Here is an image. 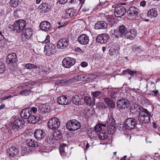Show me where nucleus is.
I'll return each mask as SVG.
<instances>
[{
	"instance_id": "4",
	"label": "nucleus",
	"mask_w": 160,
	"mask_h": 160,
	"mask_svg": "<svg viewBox=\"0 0 160 160\" xmlns=\"http://www.w3.org/2000/svg\"><path fill=\"white\" fill-rule=\"evenodd\" d=\"M80 127V123L76 119L71 120L68 121L66 124L67 128L71 131L78 130Z\"/></svg>"
},
{
	"instance_id": "36",
	"label": "nucleus",
	"mask_w": 160,
	"mask_h": 160,
	"mask_svg": "<svg viewBox=\"0 0 160 160\" xmlns=\"http://www.w3.org/2000/svg\"><path fill=\"white\" fill-rule=\"evenodd\" d=\"M87 77V75H79L73 79V81L75 80L78 81H87V78H88Z\"/></svg>"
},
{
	"instance_id": "1",
	"label": "nucleus",
	"mask_w": 160,
	"mask_h": 160,
	"mask_svg": "<svg viewBox=\"0 0 160 160\" xmlns=\"http://www.w3.org/2000/svg\"><path fill=\"white\" fill-rule=\"evenodd\" d=\"M151 116L150 112L146 109L145 108L143 111L139 113L138 116V120L141 123H147L150 121Z\"/></svg>"
},
{
	"instance_id": "62",
	"label": "nucleus",
	"mask_w": 160,
	"mask_h": 160,
	"mask_svg": "<svg viewBox=\"0 0 160 160\" xmlns=\"http://www.w3.org/2000/svg\"><path fill=\"white\" fill-rule=\"evenodd\" d=\"M146 5V2L145 1L142 0L140 2V5L143 7H144Z\"/></svg>"
},
{
	"instance_id": "5",
	"label": "nucleus",
	"mask_w": 160,
	"mask_h": 160,
	"mask_svg": "<svg viewBox=\"0 0 160 160\" xmlns=\"http://www.w3.org/2000/svg\"><path fill=\"white\" fill-rule=\"evenodd\" d=\"M56 51L55 45L51 43L47 44L45 46L44 52L48 56H51L55 53Z\"/></svg>"
},
{
	"instance_id": "41",
	"label": "nucleus",
	"mask_w": 160,
	"mask_h": 160,
	"mask_svg": "<svg viewBox=\"0 0 160 160\" xmlns=\"http://www.w3.org/2000/svg\"><path fill=\"white\" fill-rule=\"evenodd\" d=\"M116 128L115 126H107V130L108 132L110 134H113L115 131Z\"/></svg>"
},
{
	"instance_id": "47",
	"label": "nucleus",
	"mask_w": 160,
	"mask_h": 160,
	"mask_svg": "<svg viewBox=\"0 0 160 160\" xmlns=\"http://www.w3.org/2000/svg\"><path fill=\"white\" fill-rule=\"evenodd\" d=\"M88 78H87V81H89L92 80L97 77L96 75L94 74H91L90 75H87Z\"/></svg>"
},
{
	"instance_id": "40",
	"label": "nucleus",
	"mask_w": 160,
	"mask_h": 160,
	"mask_svg": "<svg viewBox=\"0 0 160 160\" xmlns=\"http://www.w3.org/2000/svg\"><path fill=\"white\" fill-rule=\"evenodd\" d=\"M98 137L99 139L102 140H105L108 138V134L105 132H100L98 134Z\"/></svg>"
},
{
	"instance_id": "50",
	"label": "nucleus",
	"mask_w": 160,
	"mask_h": 160,
	"mask_svg": "<svg viewBox=\"0 0 160 160\" xmlns=\"http://www.w3.org/2000/svg\"><path fill=\"white\" fill-rule=\"evenodd\" d=\"M99 133L93 129L91 133H89V135L91 136L92 135V137H97L98 136Z\"/></svg>"
},
{
	"instance_id": "29",
	"label": "nucleus",
	"mask_w": 160,
	"mask_h": 160,
	"mask_svg": "<svg viewBox=\"0 0 160 160\" xmlns=\"http://www.w3.org/2000/svg\"><path fill=\"white\" fill-rule=\"evenodd\" d=\"M84 103L87 105L93 106L95 104V100L93 98H92L90 97L84 96L83 97Z\"/></svg>"
},
{
	"instance_id": "35",
	"label": "nucleus",
	"mask_w": 160,
	"mask_h": 160,
	"mask_svg": "<svg viewBox=\"0 0 160 160\" xmlns=\"http://www.w3.org/2000/svg\"><path fill=\"white\" fill-rule=\"evenodd\" d=\"M38 110L40 111L41 113H46L48 112V109L47 106L45 105L42 104L39 106Z\"/></svg>"
},
{
	"instance_id": "38",
	"label": "nucleus",
	"mask_w": 160,
	"mask_h": 160,
	"mask_svg": "<svg viewBox=\"0 0 160 160\" xmlns=\"http://www.w3.org/2000/svg\"><path fill=\"white\" fill-rule=\"evenodd\" d=\"M54 139L52 135H48L46 137L45 141L49 144H53L54 142Z\"/></svg>"
},
{
	"instance_id": "59",
	"label": "nucleus",
	"mask_w": 160,
	"mask_h": 160,
	"mask_svg": "<svg viewBox=\"0 0 160 160\" xmlns=\"http://www.w3.org/2000/svg\"><path fill=\"white\" fill-rule=\"evenodd\" d=\"M68 0H58L59 3L61 4H64L67 2Z\"/></svg>"
},
{
	"instance_id": "13",
	"label": "nucleus",
	"mask_w": 160,
	"mask_h": 160,
	"mask_svg": "<svg viewBox=\"0 0 160 160\" xmlns=\"http://www.w3.org/2000/svg\"><path fill=\"white\" fill-rule=\"evenodd\" d=\"M18 61L16 54L15 53H11L8 56L6 62L8 64L12 66L14 65Z\"/></svg>"
},
{
	"instance_id": "33",
	"label": "nucleus",
	"mask_w": 160,
	"mask_h": 160,
	"mask_svg": "<svg viewBox=\"0 0 160 160\" xmlns=\"http://www.w3.org/2000/svg\"><path fill=\"white\" fill-rule=\"evenodd\" d=\"M148 16L150 18H154L157 16V12L155 9L150 10L147 13Z\"/></svg>"
},
{
	"instance_id": "51",
	"label": "nucleus",
	"mask_w": 160,
	"mask_h": 160,
	"mask_svg": "<svg viewBox=\"0 0 160 160\" xmlns=\"http://www.w3.org/2000/svg\"><path fill=\"white\" fill-rule=\"evenodd\" d=\"M102 128L101 127L100 125H99V124L96 125L94 128V130L97 131L98 133H100V132L102 130Z\"/></svg>"
},
{
	"instance_id": "15",
	"label": "nucleus",
	"mask_w": 160,
	"mask_h": 160,
	"mask_svg": "<svg viewBox=\"0 0 160 160\" xmlns=\"http://www.w3.org/2000/svg\"><path fill=\"white\" fill-rule=\"evenodd\" d=\"M12 128L13 130H18L19 128L22 127L24 124V121L22 119H17L14 122L12 121Z\"/></svg>"
},
{
	"instance_id": "25",
	"label": "nucleus",
	"mask_w": 160,
	"mask_h": 160,
	"mask_svg": "<svg viewBox=\"0 0 160 160\" xmlns=\"http://www.w3.org/2000/svg\"><path fill=\"white\" fill-rule=\"evenodd\" d=\"M73 102L77 105H82L84 103L83 97H79L78 95H75L72 98Z\"/></svg>"
},
{
	"instance_id": "20",
	"label": "nucleus",
	"mask_w": 160,
	"mask_h": 160,
	"mask_svg": "<svg viewBox=\"0 0 160 160\" xmlns=\"http://www.w3.org/2000/svg\"><path fill=\"white\" fill-rule=\"evenodd\" d=\"M18 152V149L15 147H11L7 149L8 155L11 157H13L17 155Z\"/></svg>"
},
{
	"instance_id": "39",
	"label": "nucleus",
	"mask_w": 160,
	"mask_h": 160,
	"mask_svg": "<svg viewBox=\"0 0 160 160\" xmlns=\"http://www.w3.org/2000/svg\"><path fill=\"white\" fill-rule=\"evenodd\" d=\"M67 145L65 143H61L59 147V150L60 153L65 152L67 148Z\"/></svg>"
},
{
	"instance_id": "2",
	"label": "nucleus",
	"mask_w": 160,
	"mask_h": 160,
	"mask_svg": "<svg viewBox=\"0 0 160 160\" xmlns=\"http://www.w3.org/2000/svg\"><path fill=\"white\" fill-rule=\"evenodd\" d=\"M137 123L135 118H130L125 120L124 123L122 125L123 128L125 130H131L133 129L136 126Z\"/></svg>"
},
{
	"instance_id": "44",
	"label": "nucleus",
	"mask_w": 160,
	"mask_h": 160,
	"mask_svg": "<svg viewBox=\"0 0 160 160\" xmlns=\"http://www.w3.org/2000/svg\"><path fill=\"white\" fill-rule=\"evenodd\" d=\"M102 92L100 91H96L95 92H92L91 95L94 98L100 97L102 94Z\"/></svg>"
},
{
	"instance_id": "30",
	"label": "nucleus",
	"mask_w": 160,
	"mask_h": 160,
	"mask_svg": "<svg viewBox=\"0 0 160 160\" xmlns=\"http://www.w3.org/2000/svg\"><path fill=\"white\" fill-rule=\"evenodd\" d=\"M73 81V78L71 79H62L58 80L55 82V84L59 86L64 85L65 83L69 82H71Z\"/></svg>"
},
{
	"instance_id": "26",
	"label": "nucleus",
	"mask_w": 160,
	"mask_h": 160,
	"mask_svg": "<svg viewBox=\"0 0 160 160\" xmlns=\"http://www.w3.org/2000/svg\"><path fill=\"white\" fill-rule=\"evenodd\" d=\"M28 119V123L32 124H34L40 120V115L39 114H37L36 116H34L32 114Z\"/></svg>"
},
{
	"instance_id": "3",
	"label": "nucleus",
	"mask_w": 160,
	"mask_h": 160,
	"mask_svg": "<svg viewBox=\"0 0 160 160\" xmlns=\"http://www.w3.org/2000/svg\"><path fill=\"white\" fill-rule=\"evenodd\" d=\"M26 24V21L23 19L17 20L13 26V30L17 33H20L23 30Z\"/></svg>"
},
{
	"instance_id": "45",
	"label": "nucleus",
	"mask_w": 160,
	"mask_h": 160,
	"mask_svg": "<svg viewBox=\"0 0 160 160\" xmlns=\"http://www.w3.org/2000/svg\"><path fill=\"white\" fill-rule=\"evenodd\" d=\"M62 134H59V132H55L53 133V137L54 139L56 140H59L62 137Z\"/></svg>"
},
{
	"instance_id": "31",
	"label": "nucleus",
	"mask_w": 160,
	"mask_h": 160,
	"mask_svg": "<svg viewBox=\"0 0 160 160\" xmlns=\"http://www.w3.org/2000/svg\"><path fill=\"white\" fill-rule=\"evenodd\" d=\"M104 101L108 106L110 108H112L115 106V103L113 100L108 98H106L104 99Z\"/></svg>"
},
{
	"instance_id": "28",
	"label": "nucleus",
	"mask_w": 160,
	"mask_h": 160,
	"mask_svg": "<svg viewBox=\"0 0 160 160\" xmlns=\"http://www.w3.org/2000/svg\"><path fill=\"white\" fill-rule=\"evenodd\" d=\"M40 28L42 31H48L50 28V23L47 21H43L40 23Z\"/></svg>"
},
{
	"instance_id": "37",
	"label": "nucleus",
	"mask_w": 160,
	"mask_h": 160,
	"mask_svg": "<svg viewBox=\"0 0 160 160\" xmlns=\"http://www.w3.org/2000/svg\"><path fill=\"white\" fill-rule=\"evenodd\" d=\"M106 20L108 22L109 24L112 26L115 23V19L114 17L112 16H108L106 17Z\"/></svg>"
},
{
	"instance_id": "57",
	"label": "nucleus",
	"mask_w": 160,
	"mask_h": 160,
	"mask_svg": "<svg viewBox=\"0 0 160 160\" xmlns=\"http://www.w3.org/2000/svg\"><path fill=\"white\" fill-rule=\"evenodd\" d=\"M50 36L48 35H47L46 36V38L45 40L44 41L45 43H48L50 42Z\"/></svg>"
},
{
	"instance_id": "52",
	"label": "nucleus",
	"mask_w": 160,
	"mask_h": 160,
	"mask_svg": "<svg viewBox=\"0 0 160 160\" xmlns=\"http://www.w3.org/2000/svg\"><path fill=\"white\" fill-rule=\"evenodd\" d=\"M98 108L100 110H101L105 108L106 106L104 103L99 102L98 103Z\"/></svg>"
},
{
	"instance_id": "42",
	"label": "nucleus",
	"mask_w": 160,
	"mask_h": 160,
	"mask_svg": "<svg viewBox=\"0 0 160 160\" xmlns=\"http://www.w3.org/2000/svg\"><path fill=\"white\" fill-rule=\"evenodd\" d=\"M19 2L18 0H11L10 5L12 7L16 8L19 5Z\"/></svg>"
},
{
	"instance_id": "32",
	"label": "nucleus",
	"mask_w": 160,
	"mask_h": 160,
	"mask_svg": "<svg viewBox=\"0 0 160 160\" xmlns=\"http://www.w3.org/2000/svg\"><path fill=\"white\" fill-rule=\"evenodd\" d=\"M26 143L27 145L30 147H38V145L37 142H35V141L31 139H29L26 141Z\"/></svg>"
},
{
	"instance_id": "19",
	"label": "nucleus",
	"mask_w": 160,
	"mask_h": 160,
	"mask_svg": "<svg viewBox=\"0 0 160 160\" xmlns=\"http://www.w3.org/2000/svg\"><path fill=\"white\" fill-rule=\"evenodd\" d=\"M78 41L81 45H87L89 42V37L86 34H82L78 37Z\"/></svg>"
},
{
	"instance_id": "8",
	"label": "nucleus",
	"mask_w": 160,
	"mask_h": 160,
	"mask_svg": "<svg viewBox=\"0 0 160 160\" xmlns=\"http://www.w3.org/2000/svg\"><path fill=\"white\" fill-rule=\"evenodd\" d=\"M33 31L31 28H27L24 29L22 32V41H27L32 37Z\"/></svg>"
},
{
	"instance_id": "56",
	"label": "nucleus",
	"mask_w": 160,
	"mask_h": 160,
	"mask_svg": "<svg viewBox=\"0 0 160 160\" xmlns=\"http://www.w3.org/2000/svg\"><path fill=\"white\" fill-rule=\"evenodd\" d=\"M12 97V96L10 95L9 96L3 97L2 98H0V102L2 103L3 100H4L6 99H8V98H11Z\"/></svg>"
},
{
	"instance_id": "9",
	"label": "nucleus",
	"mask_w": 160,
	"mask_h": 160,
	"mask_svg": "<svg viewBox=\"0 0 160 160\" xmlns=\"http://www.w3.org/2000/svg\"><path fill=\"white\" fill-rule=\"evenodd\" d=\"M127 31V28L125 25H121L119 27L118 30L115 32V37L117 38H124Z\"/></svg>"
},
{
	"instance_id": "10",
	"label": "nucleus",
	"mask_w": 160,
	"mask_h": 160,
	"mask_svg": "<svg viewBox=\"0 0 160 160\" xmlns=\"http://www.w3.org/2000/svg\"><path fill=\"white\" fill-rule=\"evenodd\" d=\"M76 61L73 58L67 57L64 58L62 62V66L66 68H70L75 63Z\"/></svg>"
},
{
	"instance_id": "7",
	"label": "nucleus",
	"mask_w": 160,
	"mask_h": 160,
	"mask_svg": "<svg viewBox=\"0 0 160 160\" xmlns=\"http://www.w3.org/2000/svg\"><path fill=\"white\" fill-rule=\"evenodd\" d=\"M60 126V122L57 118H53L50 119L48 122V128L52 130L58 129Z\"/></svg>"
},
{
	"instance_id": "60",
	"label": "nucleus",
	"mask_w": 160,
	"mask_h": 160,
	"mask_svg": "<svg viewBox=\"0 0 160 160\" xmlns=\"http://www.w3.org/2000/svg\"><path fill=\"white\" fill-rule=\"evenodd\" d=\"M58 78V77L56 75L53 76L50 78V80L51 81H55Z\"/></svg>"
},
{
	"instance_id": "48",
	"label": "nucleus",
	"mask_w": 160,
	"mask_h": 160,
	"mask_svg": "<svg viewBox=\"0 0 160 160\" xmlns=\"http://www.w3.org/2000/svg\"><path fill=\"white\" fill-rule=\"evenodd\" d=\"M68 10L69 13V15L71 16V18L73 16H74L76 13V10L73 9L71 8H69Z\"/></svg>"
},
{
	"instance_id": "54",
	"label": "nucleus",
	"mask_w": 160,
	"mask_h": 160,
	"mask_svg": "<svg viewBox=\"0 0 160 160\" xmlns=\"http://www.w3.org/2000/svg\"><path fill=\"white\" fill-rule=\"evenodd\" d=\"M88 63L85 61L82 62L80 64V65L82 68H85L88 66Z\"/></svg>"
},
{
	"instance_id": "24",
	"label": "nucleus",
	"mask_w": 160,
	"mask_h": 160,
	"mask_svg": "<svg viewBox=\"0 0 160 160\" xmlns=\"http://www.w3.org/2000/svg\"><path fill=\"white\" fill-rule=\"evenodd\" d=\"M32 114L31 108H28L22 110L20 113V115L23 118L26 119L28 118Z\"/></svg>"
},
{
	"instance_id": "58",
	"label": "nucleus",
	"mask_w": 160,
	"mask_h": 160,
	"mask_svg": "<svg viewBox=\"0 0 160 160\" xmlns=\"http://www.w3.org/2000/svg\"><path fill=\"white\" fill-rule=\"evenodd\" d=\"M31 113H32V112L34 114H35L37 113V109L36 108L33 107L31 108Z\"/></svg>"
},
{
	"instance_id": "55",
	"label": "nucleus",
	"mask_w": 160,
	"mask_h": 160,
	"mask_svg": "<svg viewBox=\"0 0 160 160\" xmlns=\"http://www.w3.org/2000/svg\"><path fill=\"white\" fill-rule=\"evenodd\" d=\"M69 13L68 10H67L64 14L65 19L71 18V16L69 15Z\"/></svg>"
},
{
	"instance_id": "64",
	"label": "nucleus",
	"mask_w": 160,
	"mask_h": 160,
	"mask_svg": "<svg viewBox=\"0 0 160 160\" xmlns=\"http://www.w3.org/2000/svg\"><path fill=\"white\" fill-rule=\"evenodd\" d=\"M76 51H78L80 53H83V51L79 48H77L76 49Z\"/></svg>"
},
{
	"instance_id": "21",
	"label": "nucleus",
	"mask_w": 160,
	"mask_h": 160,
	"mask_svg": "<svg viewBox=\"0 0 160 160\" xmlns=\"http://www.w3.org/2000/svg\"><path fill=\"white\" fill-rule=\"evenodd\" d=\"M140 12V10L137 8L132 7L128 10L127 13L129 16L133 17L137 16Z\"/></svg>"
},
{
	"instance_id": "6",
	"label": "nucleus",
	"mask_w": 160,
	"mask_h": 160,
	"mask_svg": "<svg viewBox=\"0 0 160 160\" xmlns=\"http://www.w3.org/2000/svg\"><path fill=\"white\" fill-rule=\"evenodd\" d=\"M130 104L129 101L127 99H120L117 102V108L119 111L126 109Z\"/></svg>"
},
{
	"instance_id": "49",
	"label": "nucleus",
	"mask_w": 160,
	"mask_h": 160,
	"mask_svg": "<svg viewBox=\"0 0 160 160\" xmlns=\"http://www.w3.org/2000/svg\"><path fill=\"white\" fill-rule=\"evenodd\" d=\"M5 70L4 65L1 62H0V73H2Z\"/></svg>"
},
{
	"instance_id": "22",
	"label": "nucleus",
	"mask_w": 160,
	"mask_h": 160,
	"mask_svg": "<svg viewBox=\"0 0 160 160\" xmlns=\"http://www.w3.org/2000/svg\"><path fill=\"white\" fill-rule=\"evenodd\" d=\"M45 135L44 131L41 129H38L36 130L34 132V136L38 140L43 139L45 136Z\"/></svg>"
},
{
	"instance_id": "34",
	"label": "nucleus",
	"mask_w": 160,
	"mask_h": 160,
	"mask_svg": "<svg viewBox=\"0 0 160 160\" xmlns=\"http://www.w3.org/2000/svg\"><path fill=\"white\" fill-rule=\"evenodd\" d=\"M107 126H115V120L113 116H108L107 119Z\"/></svg>"
},
{
	"instance_id": "61",
	"label": "nucleus",
	"mask_w": 160,
	"mask_h": 160,
	"mask_svg": "<svg viewBox=\"0 0 160 160\" xmlns=\"http://www.w3.org/2000/svg\"><path fill=\"white\" fill-rule=\"evenodd\" d=\"M5 14V12L4 10H1L0 11V16H4Z\"/></svg>"
},
{
	"instance_id": "18",
	"label": "nucleus",
	"mask_w": 160,
	"mask_h": 160,
	"mask_svg": "<svg viewBox=\"0 0 160 160\" xmlns=\"http://www.w3.org/2000/svg\"><path fill=\"white\" fill-rule=\"evenodd\" d=\"M137 31L134 29H130L126 32L124 38L131 40H133L137 36Z\"/></svg>"
},
{
	"instance_id": "27",
	"label": "nucleus",
	"mask_w": 160,
	"mask_h": 160,
	"mask_svg": "<svg viewBox=\"0 0 160 160\" xmlns=\"http://www.w3.org/2000/svg\"><path fill=\"white\" fill-rule=\"evenodd\" d=\"M38 8L41 13H44L49 11L50 10L48 4L46 3H43L38 7Z\"/></svg>"
},
{
	"instance_id": "11",
	"label": "nucleus",
	"mask_w": 160,
	"mask_h": 160,
	"mask_svg": "<svg viewBox=\"0 0 160 160\" xmlns=\"http://www.w3.org/2000/svg\"><path fill=\"white\" fill-rule=\"evenodd\" d=\"M144 109L143 107L137 104H132L130 107V113L133 115H137L138 114V113H140Z\"/></svg>"
},
{
	"instance_id": "23",
	"label": "nucleus",
	"mask_w": 160,
	"mask_h": 160,
	"mask_svg": "<svg viewBox=\"0 0 160 160\" xmlns=\"http://www.w3.org/2000/svg\"><path fill=\"white\" fill-rule=\"evenodd\" d=\"M108 26L107 22L105 21H98L95 25L94 29H106Z\"/></svg>"
},
{
	"instance_id": "14",
	"label": "nucleus",
	"mask_w": 160,
	"mask_h": 160,
	"mask_svg": "<svg viewBox=\"0 0 160 160\" xmlns=\"http://www.w3.org/2000/svg\"><path fill=\"white\" fill-rule=\"evenodd\" d=\"M109 37L107 34L103 33L99 34L97 36L96 38L97 42L101 44L107 43L108 41Z\"/></svg>"
},
{
	"instance_id": "53",
	"label": "nucleus",
	"mask_w": 160,
	"mask_h": 160,
	"mask_svg": "<svg viewBox=\"0 0 160 160\" xmlns=\"http://www.w3.org/2000/svg\"><path fill=\"white\" fill-rule=\"evenodd\" d=\"M125 72H127L130 75L133 76L134 74L137 73V71H132L130 69H127L126 70Z\"/></svg>"
},
{
	"instance_id": "43",
	"label": "nucleus",
	"mask_w": 160,
	"mask_h": 160,
	"mask_svg": "<svg viewBox=\"0 0 160 160\" xmlns=\"http://www.w3.org/2000/svg\"><path fill=\"white\" fill-rule=\"evenodd\" d=\"M32 91L31 90L28 89H24L21 90L20 93L21 95L24 96L28 95L31 93Z\"/></svg>"
},
{
	"instance_id": "17",
	"label": "nucleus",
	"mask_w": 160,
	"mask_h": 160,
	"mask_svg": "<svg viewBox=\"0 0 160 160\" xmlns=\"http://www.w3.org/2000/svg\"><path fill=\"white\" fill-rule=\"evenodd\" d=\"M71 102V99L65 95H62L58 99V102L60 105H67L69 104Z\"/></svg>"
},
{
	"instance_id": "16",
	"label": "nucleus",
	"mask_w": 160,
	"mask_h": 160,
	"mask_svg": "<svg viewBox=\"0 0 160 160\" xmlns=\"http://www.w3.org/2000/svg\"><path fill=\"white\" fill-rule=\"evenodd\" d=\"M126 10L125 8L123 6H120L115 8L114 14L117 17H120L124 16L126 13Z\"/></svg>"
},
{
	"instance_id": "46",
	"label": "nucleus",
	"mask_w": 160,
	"mask_h": 160,
	"mask_svg": "<svg viewBox=\"0 0 160 160\" xmlns=\"http://www.w3.org/2000/svg\"><path fill=\"white\" fill-rule=\"evenodd\" d=\"M25 67L26 68L28 69L32 68L36 69L38 68L36 65L30 63L26 64L25 65Z\"/></svg>"
},
{
	"instance_id": "12",
	"label": "nucleus",
	"mask_w": 160,
	"mask_h": 160,
	"mask_svg": "<svg viewBox=\"0 0 160 160\" xmlns=\"http://www.w3.org/2000/svg\"><path fill=\"white\" fill-rule=\"evenodd\" d=\"M69 39L67 38L60 39L57 43V46L58 48L62 49L69 45Z\"/></svg>"
},
{
	"instance_id": "63",
	"label": "nucleus",
	"mask_w": 160,
	"mask_h": 160,
	"mask_svg": "<svg viewBox=\"0 0 160 160\" xmlns=\"http://www.w3.org/2000/svg\"><path fill=\"white\" fill-rule=\"evenodd\" d=\"M135 49L137 52H140L141 51V48L140 46H137L135 48Z\"/></svg>"
}]
</instances>
